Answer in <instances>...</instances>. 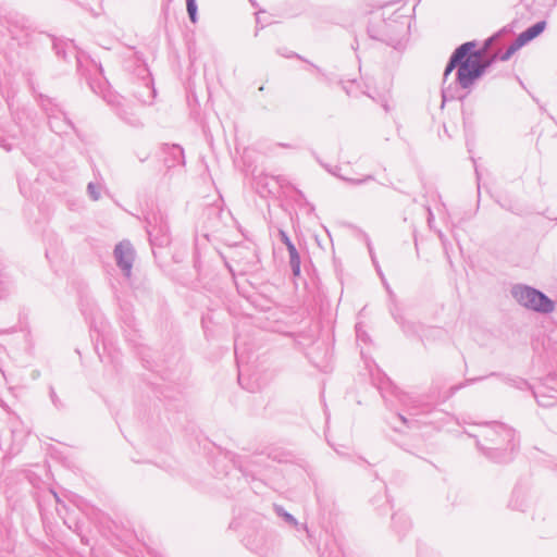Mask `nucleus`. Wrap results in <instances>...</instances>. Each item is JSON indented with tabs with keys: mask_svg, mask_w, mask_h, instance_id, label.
<instances>
[{
	"mask_svg": "<svg viewBox=\"0 0 557 557\" xmlns=\"http://www.w3.org/2000/svg\"><path fill=\"white\" fill-rule=\"evenodd\" d=\"M480 436L484 443L478 441V447L496 462L511 460V454L519 444L515 430L499 422L486 423L482 428Z\"/></svg>",
	"mask_w": 557,
	"mask_h": 557,
	"instance_id": "nucleus-1",
	"label": "nucleus"
},
{
	"mask_svg": "<svg viewBox=\"0 0 557 557\" xmlns=\"http://www.w3.org/2000/svg\"><path fill=\"white\" fill-rule=\"evenodd\" d=\"M474 41H467L455 49L451 53L443 74V99L448 97L449 87H445L449 74L457 69L456 82L462 89H469L479 78L470 62V57H480L481 51L475 50Z\"/></svg>",
	"mask_w": 557,
	"mask_h": 557,
	"instance_id": "nucleus-2",
	"label": "nucleus"
},
{
	"mask_svg": "<svg viewBox=\"0 0 557 557\" xmlns=\"http://www.w3.org/2000/svg\"><path fill=\"white\" fill-rule=\"evenodd\" d=\"M409 20L406 15L393 14L387 20L373 21L368 26L372 39L384 42L395 49L403 47L409 34Z\"/></svg>",
	"mask_w": 557,
	"mask_h": 557,
	"instance_id": "nucleus-3",
	"label": "nucleus"
},
{
	"mask_svg": "<svg viewBox=\"0 0 557 557\" xmlns=\"http://www.w3.org/2000/svg\"><path fill=\"white\" fill-rule=\"evenodd\" d=\"M91 90L100 95L103 100L115 111V113L127 124L137 127L141 125L139 117L133 111L124 97L107 89L106 84L101 82H89Z\"/></svg>",
	"mask_w": 557,
	"mask_h": 557,
	"instance_id": "nucleus-4",
	"label": "nucleus"
},
{
	"mask_svg": "<svg viewBox=\"0 0 557 557\" xmlns=\"http://www.w3.org/2000/svg\"><path fill=\"white\" fill-rule=\"evenodd\" d=\"M511 295L521 306L541 313H549L554 310V302L544 293L523 284H516L511 288Z\"/></svg>",
	"mask_w": 557,
	"mask_h": 557,
	"instance_id": "nucleus-5",
	"label": "nucleus"
},
{
	"mask_svg": "<svg viewBox=\"0 0 557 557\" xmlns=\"http://www.w3.org/2000/svg\"><path fill=\"white\" fill-rule=\"evenodd\" d=\"M37 103H39L45 112L49 127L53 133L58 135H65L71 131H74L73 123L60 106L53 101V99L40 95L37 97Z\"/></svg>",
	"mask_w": 557,
	"mask_h": 557,
	"instance_id": "nucleus-6",
	"label": "nucleus"
},
{
	"mask_svg": "<svg viewBox=\"0 0 557 557\" xmlns=\"http://www.w3.org/2000/svg\"><path fill=\"white\" fill-rule=\"evenodd\" d=\"M147 233L152 245L164 246L169 244V225L164 216L151 213L146 218Z\"/></svg>",
	"mask_w": 557,
	"mask_h": 557,
	"instance_id": "nucleus-7",
	"label": "nucleus"
},
{
	"mask_svg": "<svg viewBox=\"0 0 557 557\" xmlns=\"http://www.w3.org/2000/svg\"><path fill=\"white\" fill-rule=\"evenodd\" d=\"M533 394L540 406H554L557 403V375H547Z\"/></svg>",
	"mask_w": 557,
	"mask_h": 557,
	"instance_id": "nucleus-8",
	"label": "nucleus"
},
{
	"mask_svg": "<svg viewBox=\"0 0 557 557\" xmlns=\"http://www.w3.org/2000/svg\"><path fill=\"white\" fill-rule=\"evenodd\" d=\"M116 265L127 278L132 275L133 262L135 259V250L128 240L119 243L113 251Z\"/></svg>",
	"mask_w": 557,
	"mask_h": 557,
	"instance_id": "nucleus-9",
	"label": "nucleus"
},
{
	"mask_svg": "<svg viewBox=\"0 0 557 557\" xmlns=\"http://www.w3.org/2000/svg\"><path fill=\"white\" fill-rule=\"evenodd\" d=\"M47 40L52 42V48L58 55V58L69 61V58H74L76 60L77 70H82V57L78 52V48L71 39H60V38H51L49 36H45Z\"/></svg>",
	"mask_w": 557,
	"mask_h": 557,
	"instance_id": "nucleus-10",
	"label": "nucleus"
},
{
	"mask_svg": "<svg viewBox=\"0 0 557 557\" xmlns=\"http://www.w3.org/2000/svg\"><path fill=\"white\" fill-rule=\"evenodd\" d=\"M246 546L261 556H268L274 548V540L268 532L260 531L246 537Z\"/></svg>",
	"mask_w": 557,
	"mask_h": 557,
	"instance_id": "nucleus-11",
	"label": "nucleus"
},
{
	"mask_svg": "<svg viewBox=\"0 0 557 557\" xmlns=\"http://www.w3.org/2000/svg\"><path fill=\"white\" fill-rule=\"evenodd\" d=\"M273 511L277 517H280L286 525L295 529L296 531H306L309 534V530L306 524H301L297 521V519L289 512H287L283 506L274 504Z\"/></svg>",
	"mask_w": 557,
	"mask_h": 557,
	"instance_id": "nucleus-12",
	"label": "nucleus"
},
{
	"mask_svg": "<svg viewBox=\"0 0 557 557\" xmlns=\"http://www.w3.org/2000/svg\"><path fill=\"white\" fill-rule=\"evenodd\" d=\"M546 28V22L540 21L533 24L532 26L528 27L525 30H523L519 36L517 37V40L520 45L524 46L532 39L536 38L539 35H541Z\"/></svg>",
	"mask_w": 557,
	"mask_h": 557,
	"instance_id": "nucleus-13",
	"label": "nucleus"
},
{
	"mask_svg": "<svg viewBox=\"0 0 557 557\" xmlns=\"http://www.w3.org/2000/svg\"><path fill=\"white\" fill-rule=\"evenodd\" d=\"M322 166L329 172L331 173L332 175L338 177L339 180L344 181V182H347L351 185H362V184H366L370 181H374V176L373 175H364L360 178H354V177H347V176H344L341 174V168L339 166H330L327 164H323L321 163Z\"/></svg>",
	"mask_w": 557,
	"mask_h": 557,
	"instance_id": "nucleus-14",
	"label": "nucleus"
},
{
	"mask_svg": "<svg viewBox=\"0 0 557 557\" xmlns=\"http://www.w3.org/2000/svg\"><path fill=\"white\" fill-rule=\"evenodd\" d=\"M392 520H393V528L398 533H405L407 530H409V528L411 525L409 518L407 517V515H405L403 512H397V513L393 515Z\"/></svg>",
	"mask_w": 557,
	"mask_h": 557,
	"instance_id": "nucleus-15",
	"label": "nucleus"
},
{
	"mask_svg": "<svg viewBox=\"0 0 557 557\" xmlns=\"http://www.w3.org/2000/svg\"><path fill=\"white\" fill-rule=\"evenodd\" d=\"M289 265L294 276L300 275V256L295 245H288Z\"/></svg>",
	"mask_w": 557,
	"mask_h": 557,
	"instance_id": "nucleus-16",
	"label": "nucleus"
},
{
	"mask_svg": "<svg viewBox=\"0 0 557 557\" xmlns=\"http://www.w3.org/2000/svg\"><path fill=\"white\" fill-rule=\"evenodd\" d=\"M18 187L21 194L25 198H33L34 189H33V183L28 178H24L21 174L18 175Z\"/></svg>",
	"mask_w": 557,
	"mask_h": 557,
	"instance_id": "nucleus-17",
	"label": "nucleus"
},
{
	"mask_svg": "<svg viewBox=\"0 0 557 557\" xmlns=\"http://www.w3.org/2000/svg\"><path fill=\"white\" fill-rule=\"evenodd\" d=\"M509 507L513 510L524 511L525 500L523 495H521L519 492H515L509 502Z\"/></svg>",
	"mask_w": 557,
	"mask_h": 557,
	"instance_id": "nucleus-18",
	"label": "nucleus"
},
{
	"mask_svg": "<svg viewBox=\"0 0 557 557\" xmlns=\"http://www.w3.org/2000/svg\"><path fill=\"white\" fill-rule=\"evenodd\" d=\"M521 47H523L522 45L519 44V41L516 39L508 48L505 52H503L498 58L500 61H508L512 54L519 50Z\"/></svg>",
	"mask_w": 557,
	"mask_h": 557,
	"instance_id": "nucleus-19",
	"label": "nucleus"
},
{
	"mask_svg": "<svg viewBox=\"0 0 557 557\" xmlns=\"http://www.w3.org/2000/svg\"><path fill=\"white\" fill-rule=\"evenodd\" d=\"M470 62L472 63V65L475 70L476 76H479V78H480L486 72V69L483 65V60H481V55L480 57H470Z\"/></svg>",
	"mask_w": 557,
	"mask_h": 557,
	"instance_id": "nucleus-20",
	"label": "nucleus"
},
{
	"mask_svg": "<svg viewBox=\"0 0 557 557\" xmlns=\"http://www.w3.org/2000/svg\"><path fill=\"white\" fill-rule=\"evenodd\" d=\"M187 13L193 23L197 22V3L196 0H186Z\"/></svg>",
	"mask_w": 557,
	"mask_h": 557,
	"instance_id": "nucleus-21",
	"label": "nucleus"
},
{
	"mask_svg": "<svg viewBox=\"0 0 557 557\" xmlns=\"http://www.w3.org/2000/svg\"><path fill=\"white\" fill-rule=\"evenodd\" d=\"M87 193H88L89 197L96 201L100 198V186L90 182L87 185Z\"/></svg>",
	"mask_w": 557,
	"mask_h": 557,
	"instance_id": "nucleus-22",
	"label": "nucleus"
},
{
	"mask_svg": "<svg viewBox=\"0 0 557 557\" xmlns=\"http://www.w3.org/2000/svg\"><path fill=\"white\" fill-rule=\"evenodd\" d=\"M368 247H369V251H370V255H371V259H372V261H373V263H374V265H375V268L377 270L379 275L382 277V281H383L384 285L386 286V288L389 289L387 283L385 282L384 277H383V273H382V271H381V269H380V267H379V264H377V262L375 260V257L373 255V251H372V248L370 246V243H368Z\"/></svg>",
	"mask_w": 557,
	"mask_h": 557,
	"instance_id": "nucleus-23",
	"label": "nucleus"
},
{
	"mask_svg": "<svg viewBox=\"0 0 557 557\" xmlns=\"http://www.w3.org/2000/svg\"><path fill=\"white\" fill-rule=\"evenodd\" d=\"M173 157L181 158L184 163V149L180 145H173Z\"/></svg>",
	"mask_w": 557,
	"mask_h": 557,
	"instance_id": "nucleus-24",
	"label": "nucleus"
},
{
	"mask_svg": "<svg viewBox=\"0 0 557 557\" xmlns=\"http://www.w3.org/2000/svg\"><path fill=\"white\" fill-rule=\"evenodd\" d=\"M12 146V143L8 138L0 136V147H2L5 151H10Z\"/></svg>",
	"mask_w": 557,
	"mask_h": 557,
	"instance_id": "nucleus-25",
	"label": "nucleus"
},
{
	"mask_svg": "<svg viewBox=\"0 0 557 557\" xmlns=\"http://www.w3.org/2000/svg\"><path fill=\"white\" fill-rule=\"evenodd\" d=\"M280 236H281V240L282 243L286 246V248L288 249V245H294L293 242L290 240V238L288 237V235L284 232V231H280Z\"/></svg>",
	"mask_w": 557,
	"mask_h": 557,
	"instance_id": "nucleus-26",
	"label": "nucleus"
},
{
	"mask_svg": "<svg viewBox=\"0 0 557 557\" xmlns=\"http://www.w3.org/2000/svg\"><path fill=\"white\" fill-rule=\"evenodd\" d=\"M50 398H51L52 404H53L57 408L61 407V403H60V400H59V398H58V396H57L55 392L53 391V388H50Z\"/></svg>",
	"mask_w": 557,
	"mask_h": 557,
	"instance_id": "nucleus-27",
	"label": "nucleus"
},
{
	"mask_svg": "<svg viewBox=\"0 0 557 557\" xmlns=\"http://www.w3.org/2000/svg\"><path fill=\"white\" fill-rule=\"evenodd\" d=\"M397 419L403 423V424H406L408 425L409 428L411 426V424L414 422V421H411V420H408L406 417L401 416V414H398L397 416Z\"/></svg>",
	"mask_w": 557,
	"mask_h": 557,
	"instance_id": "nucleus-28",
	"label": "nucleus"
},
{
	"mask_svg": "<svg viewBox=\"0 0 557 557\" xmlns=\"http://www.w3.org/2000/svg\"><path fill=\"white\" fill-rule=\"evenodd\" d=\"M400 401H401V404H404L406 406L411 405V398L408 397L407 395H404L403 397H400Z\"/></svg>",
	"mask_w": 557,
	"mask_h": 557,
	"instance_id": "nucleus-29",
	"label": "nucleus"
},
{
	"mask_svg": "<svg viewBox=\"0 0 557 557\" xmlns=\"http://www.w3.org/2000/svg\"><path fill=\"white\" fill-rule=\"evenodd\" d=\"M270 178H271L272 181H274L277 185H282V183H284V182H285V178H284V177H281V176H276V177L271 176Z\"/></svg>",
	"mask_w": 557,
	"mask_h": 557,
	"instance_id": "nucleus-30",
	"label": "nucleus"
},
{
	"mask_svg": "<svg viewBox=\"0 0 557 557\" xmlns=\"http://www.w3.org/2000/svg\"><path fill=\"white\" fill-rule=\"evenodd\" d=\"M148 157H149V153L145 152V153H143V156H138V159L140 162H144L148 159Z\"/></svg>",
	"mask_w": 557,
	"mask_h": 557,
	"instance_id": "nucleus-31",
	"label": "nucleus"
},
{
	"mask_svg": "<svg viewBox=\"0 0 557 557\" xmlns=\"http://www.w3.org/2000/svg\"><path fill=\"white\" fill-rule=\"evenodd\" d=\"M238 347H239V343H238V339H236L235 341L234 349H235V355H236L237 360L239 359V357H238Z\"/></svg>",
	"mask_w": 557,
	"mask_h": 557,
	"instance_id": "nucleus-32",
	"label": "nucleus"
},
{
	"mask_svg": "<svg viewBox=\"0 0 557 557\" xmlns=\"http://www.w3.org/2000/svg\"><path fill=\"white\" fill-rule=\"evenodd\" d=\"M492 61L493 60H483V65L485 66L486 70L491 66Z\"/></svg>",
	"mask_w": 557,
	"mask_h": 557,
	"instance_id": "nucleus-33",
	"label": "nucleus"
},
{
	"mask_svg": "<svg viewBox=\"0 0 557 557\" xmlns=\"http://www.w3.org/2000/svg\"><path fill=\"white\" fill-rule=\"evenodd\" d=\"M395 319L398 321V323L401 325V327L404 329L405 332H408V330L406 329V325L405 323L403 322V320H398L397 317H395Z\"/></svg>",
	"mask_w": 557,
	"mask_h": 557,
	"instance_id": "nucleus-34",
	"label": "nucleus"
},
{
	"mask_svg": "<svg viewBox=\"0 0 557 557\" xmlns=\"http://www.w3.org/2000/svg\"><path fill=\"white\" fill-rule=\"evenodd\" d=\"M49 494L58 502L59 498L57 496V494L53 492V491H49Z\"/></svg>",
	"mask_w": 557,
	"mask_h": 557,
	"instance_id": "nucleus-35",
	"label": "nucleus"
},
{
	"mask_svg": "<svg viewBox=\"0 0 557 557\" xmlns=\"http://www.w3.org/2000/svg\"><path fill=\"white\" fill-rule=\"evenodd\" d=\"M498 36H499V34H498V35H496L495 37L488 38V40L486 41V45H491V44H492V41H493L496 37H498Z\"/></svg>",
	"mask_w": 557,
	"mask_h": 557,
	"instance_id": "nucleus-36",
	"label": "nucleus"
},
{
	"mask_svg": "<svg viewBox=\"0 0 557 557\" xmlns=\"http://www.w3.org/2000/svg\"><path fill=\"white\" fill-rule=\"evenodd\" d=\"M356 333H357V337L360 338L361 334H360V329L359 326L356 327Z\"/></svg>",
	"mask_w": 557,
	"mask_h": 557,
	"instance_id": "nucleus-37",
	"label": "nucleus"
},
{
	"mask_svg": "<svg viewBox=\"0 0 557 557\" xmlns=\"http://www.w3.org/2000/svg\"><path fill=\"white\" fill-rule=\"evenodd\" d=\"M149 94H150V98L153 99L154 98V89L149 90Z\"/></svg>",
	"mask_w": 557,
	"mask_h": 557,
	"instance_id": "nucleus-38",
	"label": "nucleus"
},
{
	"mask_svg": "<svg viewBox=\"0 0 557 557\" xmlns=\"http://www.w3.org/2000/svg\"><path fill=\"white\" fill-rule=\"evenodd\" d=\"M278 146L284 147V148H289L290 147L288 144H278Z\"/></svg>",
	"mask_w": 557,
	"mask_h": 557,
	"instance_id": "nucleus-39",
	"label": "nucleus"
},
{
	"mask_svg": "<svg viewBox=\"0 0 557 557\" xmlns=\"http://www.w3.org/2000/svg\"><path fill=\"white\" fill-rule=\"evenodd\" d=\"M95 66L98 69V71H99L100 73L102 72V67H101V65H97V64H95Z\"/></svg>",
	"mask_w": 557,
	"mask_h": 557,
	"instance_id": "nucleus-40",
	"label": "nucleus"
},
{
	"mask_svg": "<svg viewBox=\"0 0 557 557\" xmlns=\"http://www.w3.org/2000/svg\"><path fill=\"white\" fill-rule=\"evenodd\" d=\"M238 382L242 383V372L239 371V374H238Z\"/></svg>",
	"mask_w": 557,
	"mask_h": 557,
	"instance_id": "nucleus-41",
	"label": "nucleus"
},
{
	"mask_svg": "<svg viewBox=\"0 0 557 557\" xmlns=\"http://www.w3.org/2000/svg\"><path fill=\"white\" fill-rule=\"evenodd\" d=\"M432 212L429 210V222L431 221Z\"/></svg>",
	"mask_w": 557,
	"mask_h": 557,
	"instance_id": "nucleus-42",
	"label": "nucleus"
}]
</instances>
